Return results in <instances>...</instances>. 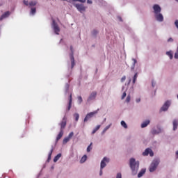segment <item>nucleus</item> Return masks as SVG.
Here are the masks:
<instances>
[{"instance_id":"f257e3e1","label":"nucleus","mask_w":178,"mask_h":178,"mask_svg":"<svg viewBox=\"0 0 178 178\" xmlns=\"http://www.w3.org/2000/svg\"><path fill=\"white\" fill-rule=\"evenodd\" d=\"M129 166L134 175L137 173V171L138 170V168H140V162L136 161V159L134 158H131L129 161Z\"/></svg>"},{"instance_id":"f03ea898","label":"nucleus","mask_w":178,"mask_h":178,"mask_svg":"<svg viewBox=\"0 0 178 178\" xmlns=\"http://www.w3.org/2000/svg\"><path fill=\"white\" fill-rule=\"evenodd\" d=\"M158 165H159V161L158 160H154L149 166V172H155L156 168H158Z\"/></svg>"},{"instance_id":"7ed1b4c3","label":"nucleus","mask_w":178,"mask_h":178,"mask_svg":"<svg viewBox=\"0 0 178 178\" xmlns=\"http://www.w3.org/2000/svg\"><path fill=\"white\" fill-rule=\"evenodd\" d=\"M74 6L78 9L79 12L83 13V12H86V7L83 4L79 3H74Z\"/></svg>"},{"instance_id":"20e7f679","label":"nucleus","mask_w":178,"mask_h":178,"mask_svg":"<svg viewBox=\"0 0 178 178\" xmlns=\"http://www.w3.org/2000/svg\"><path fill=\"white\" fill-rule=\"evenodd\" d=\"M71 52L72 54H70V60H71V69H73L74 66L76 65V63L74 62V56H73V47H70Z\"/></svg>"},{"instance_id":"39448f33","label":"nucleus","mask_w":178,"mask_h":178,"mask_svg":"<svg viewBox=\"0 0 178 178\" xmlns=\"http://www.w3.org/2000/svg\"><path fill=\"white\" fill-rule=\"evenodd\" d=\"M97 113H98L97 111L88 113L84 118V122H88V120H90L91 118H93L94 115H97Z\"/></svg>"},{"instance_id":"423d86ee","label":"nucleus","mask_w":178,"mask_h":178,"mask_svg":"<svg viewBox=\"0 0 178 178\" xmlns=\"http://www.w3.org/2000/svg\"><path fill=\"white\" fill-rule=\"evenodd\" d=\"M52 26H53V29L54 30L55 34L59 35L60 29H59V26H58V24L56 23L55 20H53Z\"/></svg>"},{"instance_id":"0eeeda50","label":"nucleus","mask_w":178,"mask_h":178,"mask_svg":"<svg viewBox=\"0 0 178 178\" xmlns=\"http://www.w3.org/2000/svg\"><path fill=\"white\" fill-rule=\"evenodd\" d=\"M169 106H170V102L169 101L165 102L163 106L160 109V112H166V111L169 109Z\"/></svg>"},{"instance_id":"6e6552de","label":"nucleus","mask_w":178,"mask_h":178,"mask_svg":"<svg viewBox=\"0 0 178 178\" xmlns=\"http://www.w3.org/2000/svg\"><path fill=\"white\" fill-rule=\"evenodd\" d=\"M143 156H147L149 155L150 156H154V152L150 148H147L145 152L143 153Z\"/></svg>"},{"instance_id":"1a4fd4ad","label":"nucleus","mask_w":178,"mask_h":178,"mask_svg":"<svg viewBox=\"0 0 178 178\" xmlns=\"http://www.w3.org/2000/svg\"><path fill=\"white\" fill-rule=\"evenodd\" d=\"M153 9H154V12L155 15H158V14L161 13V12L162 11V8L158 4L154 5Z\"/></svg>"},{"instance_id":"9d476101","label":"nucleus","mask_w":178,"mask_h":178,"mask_svg":"<svg viewBox=\"0 0 178 178\" xmlns=\"http://www.w3.org/2000/svg\"><path fill=\"white\" fill-rule=\"evenodd\" d=\"M109 163V159L104 157L103 160L101 161L100 169H103L106 166V163Z\"/></svg>"},{"instance_id":"9b49d317","label":"nucleus","mask_w":178,"mask_h":178,"mask_svg":"<svg viewBox=\"0 0 178 178\" xmlns=\"http://www.w3.org/2000/svg\"><path fill=\"white\" fill-rule=\"evenodd\" d=\"M60 126V130L63 131L65 127H66L67 122H66V117L63 118L62 122L59 124Z\"/></svg>"},{"instance_id":"f8f14e48","label":"nucleus","mask_w":178,"mask_h":178,"mask_svg":"<svg viewBox=\"0 0 178 178\" xmlns=\"http://www.w3.org/2000/svg\"><path fill=\"white\" fill-rule=\"evenodd\" d=\"M9 16H10V12L6 11L0 17V20H3L6 17H9Z\"/></svg>"},{"instance_id":"ddd939ff","label":"nucleus","mask_w":178,"mask_h":178,"mask_svg":"<svg viewBox=\"0 0 178 178\" xmlns=\"http://www.w3.org/2000/svg\"><path fill=\"white\" fill-rule=\"evenodd\" d=\"M97 97V92H92L89 96L88 101H92Z\"/></svg>"},{"instance_id":"4468645a","label":"nucleus","mask_w":178,"mask_h":178,"mask_svg":"<svg viewBox=\"0 0 178 178\" xmlns=\"http://www.w3.org/2000/svg\"><path fill=\"white\" fill-rule=\"evenodd\" d=\"M72 94H70V97H69L68 106H67V112H69V111H70V109L72 108Z\"/></svg>"},{"instance_id":"2eb2a0df","label":"nucleus","mask_w":178,"mask_h":178,"mask_svg":"<svg viewBox=\"0 0 178 178\" xmlns=\"http://www.w3.org/2000/svg\"><path fill=\"white\" fill-rule=\"evenodd\" d=\"M156 20H158V22H163V15H162L161 13L159 14H156Z\"/></svg>"},{"instance_id":"dca6fc26","label":"nucleus","mask_w":178,"mask_h":178,"mask_svg":"<svg viewBox=\"0 0 178 178\" xmlns=\"http://www.w3.org/2000/svg\"><path fill=\"white\" fill-rule=\"evenodd\" d=\"M173 124V130H177V126H178V120H174L172 122Z\"/></svg>"},{"instance_id":"f3484780","label":"nucleus","mask_w":178,"mask_h":178,"mask_svg":"<svg viewBox=\"0 0 178 178\" xmlns=\"http://www.w3.org/2000/svg\"><path fill=\"white\" fill-rule=\"evenodd\" d=\"M63 136V131L60 130V132L56 137V141H59V140H60V138H62Z\"/></svg>"},{"instance_id":"a211bd4d","label":"nucleus","mask_w":178,"mask_h":178,"mask_svg":"<svg viewBox=\"0 0 178 178\" xmlns=\"http://www.w3.org/2000/svg\"><path fill=\"white\" fill-rule=\"evenodd\" d=\"M61 156H62V154L60 153L57 154L54 159V162H58V161H59Z\"/></svg>"},{"instance_id":"6ab92c4d","label":"nucleus","mask_w":178,"mask_h":178,"mask_svg":"<svg viewBox=\"0 0 178 178\" xmlns=\"http://www.w3.org/2000/svg\"><path fill=\"white\" fill-rule=\"evenodd\" d=\"M137 77H138V73H135L134 77H133V80H132V83L133 84H136V81H137Z\"/></svg>"},{"instance_id":"aec40b11","label":"nucleus","mask_w":178,"mask_h":178,"mask_svg":"<svg viewBox=\"0 0 178 178\" xmlns=\"http://www.w3.org/2000/svg\"><path fill=\"white\" fill-rule=\"evenodd\" d=\"M149 123H150L149 120H146L143 123H142L141 124L142 129H144V127H147V126L148 125Z\"/></svg>"},{"instance_id":"412c9836","label":"nucleus","mask_w":178,"mask_h":178,"mask_svg":"<svg viewBox=\"0 0 178 178\" xmlns=\"http://www.w3.org/2000/svg\"><path fill=\"white\" fill-rule=\"evenodd\" d=\"M99 129H101V125H97L95 129H93V131H92V134H95V133H97V131H98V130H99Z\"/></svg>"},{"instance_id":"4be33fe9","label":"nucleus","mask_w":178,"mask_h":178,"mask_svg":"<svg viewBox=\"0 0 178 178\" xmlns=\"http://www.w3.org/2000/svg\"><path fill=\"white\" fill-rule=\"evenodd\" d=\"M87 161V155H83V157L81 159V163H84V162Z\"/></svg>"},{"instance_id":"5701e85b","label":"nucleus","mask_w":178,"mask_h":178,"mask_svg":"<svg viewBox=\"0 0 178 178\" xmlns=\"http://www.w3.org/2000/svg\"><path fill=\"white\" fill-rule=\"evenodd\" d=\"M132 60L134 62L133 66L131 67V70H134V67H136V63H137V60L135 58H132Z\"/></svg>"},{"instance_id":"b1692460","label":"nucleus","mask_w":178,"mask_h":178,"mask_svg":"<svg viewBox=\"0 0 178 178\" xmlns=\"http://www.w3.org/2000/svg\"><path fill=\"white\" fill-rule=\"evenodd\" d=\"M166 55L169 56L170 59H173V54H172V51H167Z\"/></svg>"},{"instance_id":"393cba45","label":"nucleus","mask_w":178,"mask_h":178,"mask_svg":"<svg viewBox=\"0 0 178 178\" xmlns=\"http://www.w3.org/2000/svg\"><path fill=\"white\" fill-rule=\"evenodd\" d=\"M70 141V139L68 137H66L63 140V144H67Z\"/></svg>"},{"instance_id":"a878e982","label":"nucleus","mask_w":178,"mask_h":178,"mask_svg":"<svg viewBox=\"0 0 178 178\" xmlns=\"http://www.w3.org/2000/svg\"><path fill=\"white\" fill-rule=\"evenodd\" d=\"M144 173H145V170H141V171L138 174V177H142Z\"/></svg>"},{"instance_id":"bb28decb","label":"nucleus","mask_w":178,"mask_h":178,"mask_svg":"<svg viewBox=\"0 0 178 178\" xmlns=\"http://www.w3.org/2000/svg\"><path fill=\"white\" fill-rule=\"evenodd\" d=\"M121 126H122L124 129H127V124H126L124 121H121Z\"/></svg>"},{"instance_id":"cd10ccee","label":"nucleus","mask_w":178,"mask_h":178,"mask_svg":"<svg viewBox=\"0 0 178 178\" xmlns=\"http://www.w3.org/2000/svg\"><path fill=\"white\" fill-rule=\"evenodd\" d=\"M74 117L75 118L76 122H78L79 121V118H80V115H79V113L74 114Z\"/></svg>"},{"instance_id":"c85d7f7f","label":"nucleus","mask_w":178,"mask_h":178,"mask_svg":"<svg viewBox=\"0 0 178 178\" xmlns=\"http://www.w3.org/2000/svg\"><path fill=\"white\" fill-rule=\"evenodd\" d=\"M35 12H37V10L35 8H32L31 10V15H35Z\"/></svg>"},{"instance_id":"c756f323","label":"nucleus","mask_w":178,"mask_h":178,"mask_svg":"<svg viewBox=\"0 0 178 178\" xmlns=\"http://www.w3.org/2000/svg\"><path fill=\"white\" fill-rule=\"evenodd\" d=\"M72 2H81V3H86V0H72Z\"/></svg>"},{"instance_id":"7c9ffc66","label":"nucleus","mask_w":178,"mask_h":178,"mask_svg":"<svg viewBox=\"0 0 178 178\" xmlns=\"http://www.w3.org/2000/svg\"><path fill=\"white\" fill-rule=\"evenodd\" d=\"M131 99V97L130 96V95H128L126 99V102L127 103L130 102Z\"/></svg>"},{"instance_id":"2f4dec72","label":"nucleus","mask_w":178,"mask_h":178,"mask_svg":"<svg viewBox=\"0 0 178 178\" xmlns=\"http://www.w3.org/2000/svg\"><path fill=\"white\" fill-rule=\"evenodd\" d=\"M35 5H37V2H35V1H31L29 3L30 6H35Z\"/></svg>"},{"instance_id":"473e14b6","label":"nucleus","mask_w":178,"mask_h":178,"mask_svg":"<svg viewBox=\"0 0 178 178\" xmlns=\"http://www.w3.org/2000/svg\"><path fill=\"white\" fill-rule=\"evenodd\" d=\"M91 145H92V143H91L90 144V145L87 148V152H90V151H91V149H92V148L91 147Z\"/></svg>"},{"instance_id":"72a5a7b5","label":"nucleus","mask_w":178,"mask_h":178,"mask_svg":"<svg viewBox=\"0 0 178 178\" xmlns=\"http://www.w3.org/2000/svg\"><path fill=\"white\" fill-rule=\"evenodd\" d=\"M52 152H54V149H51L50 152L49 153L48 159H51V155H52Z\"/></svg>"},{"instance_id":"f704fd0d","label":"nucleus","mask_w":178,"mask_h":178,"mask_svg":"<svg viewBox=\"0 0 178 178\" xmlns=\"http://www.w3.org/2000/svg\"><path fill=\"white\" fill-rule=\"evenodd\" d=\"M127 95V94L126 93V92H124L121 97V99H124V98H126Z\"/></svg>"},{"instance_id":"c9c22d12","label":"nucleus","mask_w":178,"mask_h":178,"mask_svg":"<svg viewBox=\"0 0 178 178\" xmlns=\"http://www.w3.org/2000/svg\"><path fill=\"white\" fill-rule=\"evenodd\" d=\"M78 102H79V104H81V102H83V98L81 97V96L78 97Z\"/></svg>"},{"instance_id":"e433bc0d","label":"nucleus","mask_w":178,"mask_h":178,"mask_svg":"<svg viewBox=\"0 0 178 178\" xmlns=\"http://www.w3.org/2000/svg\"><path fill=\"white\" fill-rule=\"evenodd\" d=\"M73 136H74V133L71 132V133L68 135L67 138L70 140V138H72V137H73Z\"/></svg>"},{"instance_id":"4c0bfd02","label":"nucleus","mask_w":178,"mask_h":178,"mask_svg":"<svg viewBox=\"0 0 178 178\" xmlns=\"http://www.w3.org/2000/svg\"><path fill=\"white\" fill-rule=\"evenodd\" d=\"M92 34L93 35H97L98 34V31L97 30H93Z\"/></svg>"},{"instance_id":"58836bf2","label":"nucleus","mask_w":178,"mask_h":178,"mask_svg":"<svg viewBox=\"0 0 178 178\" xmlns=\"http://www.w3.org/2000/svg\"><path fill=\"white\" fill-rule=\"evenodd\" d=\"M23 2L24 3V5H26V6H29V5H30V3H29V1L24 0Z\"/></svg>"},{"instance_id":"ea45409f","label":"nucleus","mask_w":178,"mask_h":178,"mask_svg":"<svg viewBox=\"0 0 178 178\" xmlns=\"http://www.w3.org/2000/svg\"><path fill=\"white\" fill-rule=\"evenodd\" d=\"M116 178H122V173L118 172V173L117 174Z\"/></svg>"},{"instance_id":"a19ab883","label":"nucleus","mask_w":178,"mask_h":178,"mask_svg":"<svg viewBox=\"0 0 178 178\" xmlns=\"http://www.w3.org/2000/svg\"><path fill=\"white\" fill-rule=\"evenodd\" d=\"M111 126H112V124H110L109 125L106 126V127L104 128V129L107 131L108 129L111 128Z\"/></svg>"},{"instance_id":"79ce46f5","label":"nucleus","mask_w":178,"mask_h":178,"mask_svg":"<svg viewBox=\"0 0 178 178\" xmlns=\"http://www.w3.org/2000/svg\"><path fill=\"white\" fill-rule=\"evenodd\" d=\"M125 80H126V76H124L121 79V82L123 83V81H124Z\"/></svg>"},{"instance_id":"37998d69","label":"nucleus","mask_w":178,"mask_h":178,"mask_svg":"<svg viewBox=\"0 0 178 178\" xmlns=\"http://www.w3.org/2000/svg\"><path fill=\"white\" fill-rule=\"evenodd\" d=\"M175 59H178V51H176V52H175Z\"/></svg>"},{"instance_id":"c03bdc74","label":"nucleus","mask_w":178,"mask_h":178,"mask_svg":"<svg viewBox=\"0 0 178 178\" xmlns=\"http://www.w3.org/2000/svg\"><path fill=\"white\" fill-rule=\"evenodd\" d=\"M168 42H173V38H170L168 40Z\"/></svg>"},{"instance_id":"a18cd8bd","label":"nucleus","mask_w":178,"mask_h":178,"mask_svg":"<svg viewBox=\"0 0 178 178\" xmlns=\"http://www.w3.org/2000/svg\"><path fill=\"white\" fill-rule=\"evenodd\" d=\"M106 132V130H105V128H104L102 132V134H105Z\"/></svg>"},{"instance_id":"49530a36","label":"nucleus","mask_w":178,"mask_h":178,"mask_svg":"<svg viewBox=\"0 0 178 178\" xmlns=\"http://www.w3.org/2000/svg\"><path fill=\"white\" fill-rule=\"evenodd\" d=\"M106 132V130H105V128H104L102 132V134H105Z\"/></svg>"},{"instance_id":"de8ad7c7","label":"nucleus","mask_w":178,"mask_h":178,"mask_svg":"<svg viewBox=\"0 0 178 178\" xmlns=\"http://www.w3.org/2000/svg\"><path fill=\"white\" fill-rule=\"evenodd\" d=\"M99 176H102V169L100 168Z\"/></svg>"},{"instance_id":"09e8293b","label":"nucleus","mask_w":178,"mask_h":178,"mask_svg":"<svg viewBox=\"0 0 178 178\" xmlns=\"http://www.w3.org/2000/svg\"><path fill=\"white\" fill-rule=\"evenodd\" d=\"M87 2H88V3H92V1H91V0H88Z\"/></svg>"},{"instance_id":"8fccbe9b","label":"nucleus","mask_w":178,"mask_h":178,"mask_svg":"<svg viewBox=\"0 0 178 178\" xmlns=\"http://www.w3.org/2000/svg\"><path fill=\"white\" fill-rule=\"evenodd\" d=\"M152 134H156V130H154V131H152Z\"/></svg>"},{"instance_id":"3c124183","label":"nucleus","mask_w":178,"mask_h":178,"mask_svg":"<svg viewBox=\"0 0 178 178\" xmlns=\"http://www.w3.org/2000/svg\"><path fill=\"white\" fill-rule=\"evenodd\" d=\"M140 101H141L140 99H136V102H140Z\"/></svg>"},{"instance_id":"603ef678","label":"nucleus","mask_w":178,"mask_h":178,"mask_svg":"<svg viewBox=\"0 0 178 178\" xmlns=\"http://www.w3.org/2000/svg\"><path fill=\"white\" fill-rule=\"evenodd\" d=\"M118 19H119V20H120V22H122V17H119Z\"/></svg>"},{"instance_id":"864d4df0","label":"nucleus","mask_w":178,"mask_h":178,"mask_svg":"<svg viewBox=\"0 0 178 178\" xmlns=\"http://www.w3.org/2000/svg\"><path fill=\"white\" fill-rule=\"evenodd\" d=\"M130 83H131V79L129 80L128 84H130Z\"/></svg>"},{"instance_id":"5fc2aeb1","label":"nucleus","mask_w":178,"mask_h":178,"mask_svg":"<svg viewBox=\"0 0 178 178\" xmlns=\"http://www.w3.org/2000/svg\"><path fill=\"white\" fill-rule=\"evenodd\" d=\"M152 87H154V83H152Z\"/></svg>"}]
</instances>
